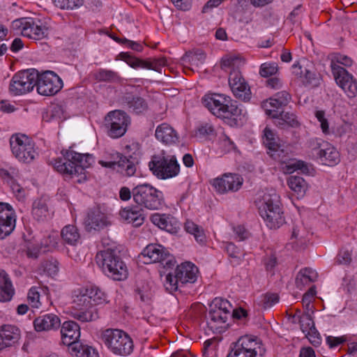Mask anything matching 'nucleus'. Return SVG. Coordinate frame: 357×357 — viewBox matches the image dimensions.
<instances>
[{"mask_svg": "<svg viewBox=\"0 0 357 357\" xmlns=\"http://www.w3.org/2000/svg\"><path fill=\"white\" fill-rule=\"evenodd\" d=\"M91 162L93 157L90 154L67 150L63 154V158L55 160L54 167L58 172L70 178H77L76 181L82 183L86 179L85 169Z\"/></svg>", "mask_w": 357, "mask_h": 357, "instance_id": "f257e3e1", "label": "nucleus"}, {"mask_svg": "<svg viewBox=\"0 0 357 357\" xmlns=\"http://www.w3.org/2000/svg\"><path fill=\"white\" fill-rule=\"evenodd\" d=\"M203 105L218 118L232 119L235 124L238 120L241 121L246 111L237 102L223 94L213 93L204 96L202 98Z\"/></svg>", "mask_w": 357, "mask_h": 357, "instance_id": "f03ea898", "label": "nucleus"}, {"mask_svg": "<svg viewBox=\"0 0 357 357\" xmlns=\"http://www.w3.org/2000/svg\"><path fill=\"white\" fill-rule=\"evenodd\" d=\"M244 63V60L239 56H226L222 59L221 68H232L229 76V86L236 98L248 102L251 98L250 89L238 70Z\"/></svg>", "mask_w": 357, "mask_h": 357, "instance_id": "7ed1b4c3", "label": "nucleus"}, {"mask_svg": "<svg viewBox=\"0 0 357 357\" xmlns=\"http://www.w3.org/2000/svg\"><path fill=\"white\" fill-rule=\"evenodd\" d=\"M96 261L103 273L114 280L127 278L128 271L118 251L112 249L100 251L96 256Z\"/></svg>", "mask_w": 357, "mask_h": 357, "instance_id": "20e7f679", "label": "nucleus"}, {"mask_svg": "<svg viewBox=\"0 0 357 357\" xmlns=\"http://www.w3.org/2000/svg\"><path fill=\"white\" fill-rule=\"evenodd\" d=\"M259 212L270 229H278L284 222L280 197L275 191L264 195L259 206Z\"/></svg>", "mask_w": 357, "mask_h": 357, "instance_id": "39448f33", "label": "nucleus"}, {"mask_svg": "<svg viewBox=\"0 0 357 357\" xmlns=\"http://www.w3.org/2000/svg\"><path fill=\"white\" fill-rule=\"evenodd\" d=\"M132 197L138 206L149 210H160L165 205L163 193L149 183L133 188Z\"/></svg>", "mask_w": 357, "mask_h": 357, "instance_id": "423d86ee", "label": "nucleus"}, {"mask_svg": "<svg viewBox=\"0 0 357 357\" xmlns=\"http://www.w3.org/2000/svg\"><path fill=\"white\" fill-rule=\"evenodd\" d=\"M149 167L152 174L159 179L171 178L180 172V165L176 156L164 151L151 157Z\"/></svg>", "mask_w": 357, "mask_h": 357, "instance_id": "0eeeda50", "label": "nucleus"}, {"mask_svg": "<svg viewBox=\"0 0 357 357\" xmlns=\"http://www.w3.org/2000/svg\"><path fill=\"white\" fill-rule=\"evenodd\" d=\"M197 267L191 262L182 263L176 266L174 273L167 274L164 286L170 293L177 291L188 283H194L197 280Z\"/></svg>", "mask_w": 357, "mask_h": 357, "instance_id": "6e6552de", "label": "nucleus"}, {"mask_svg": "<svg viewBox=\"0 0 357 357\" xmlns=\"http://www.w3.org/2000/svg\"><path fill=\"white\" fill-rule=\"evenodd\" d=\"M101 340L114 354L128 356L133 350V342L130 336L121 330L108 328L102 331Z\"/></svg>", "mask_w": 357, "mask_h": 357, "instance_id": "1a4fd4ad", "label": "nucleus"}, {"mask_svg": "<svg viewBox=\"0 0 357 357\" xmlns=\"http://www.w3.org/2000/svg\"><path fill=\"white\" fill-rule=\"evenodd\" d=\"M84 290L79 289L73 292V307L77 310L73 313V317L82 322L93 321L99 317L98 309L91 305L90 297Z\"/></svg>", "mask_w": 357, "mask_h": 357, "instance_id": "9d476101", "label": "nucleus"}, {"mask_svg": "<svg viewBox=\"0 0 357 357\" xmlns=\"http://www.w3.org/2000/svg\"><path fill=\"white\" fill-rule=\"evenodd\" d=\"M266 349L256 337L244 335L235 343L227 357H264Z\"/></svg>", "mask_w": 357, "mask_h": 357, "instance_id": "9b49d317", "label": "nucleus"}, {"mask_svg": "<svg viewBox=\"0 0 357 357\" xmlns=\"http://www.w3.org/2000/svg\"><path fill=\"white\" fill-rule=\"evenodd\" d=\"M38 78V70L26 69L17 73L12 78L9 89L12 94L20 96L33 90Z\"/></svg>", "mask_w": 357, "mask_h": 357, "instance_id": "f8f14e48", "label": "nucleus"}, {"mask_svg": "<svg viewBox=\"0 0 357 357\" xmlns=\"http://www.w3.org/2000/svg\"><path fill=\"white\" fill-rule=\"evenodd\" d=\"M10 145L13 155L20 162L29 163L36 155L29 138L22 134L13 135L10 139Z\"/></svg>", "mask_w": 357, "mask_h": 357, "instance_id": "ddd939ff", "label": "nucleus"}, {"mask_svg": "<svg viewBox=\"0 0 357 357\" xmlns=\"http://www.w3.org/2000/svg\"><path fill=\"white\" fill-rule=\"evenodd\" d=\"M35 86L39 94L50 96L57 93L63 87L62 79L53 71L47 70L40 73Z\"/></svg>", "mask_w": 357, "mask_h": 357, "instance_id": "4468645a", "label": "nucleus"}, {"mask_svg": "<svg viewBox=\"0 0 357 357\" xmlns=\"http://www.w3.org/2000/svg\"><path fill=\"white\" fill-rule=\"evenodd\" d=\"M130 122V116L124 111L114 110L109 112L105 117V126L108 129L109 136L112 138L122 137Z\"/></svg>", "mask_w": 357, "mask_h": 357, "instance_id": "2eb2a0df", "label": "nucleus"}, {"mask_svg": "<svg viewBox=\"0 0 357 357\" xmlns=\"http://www.w3.org/2000/svg\"><path fill=\"white\" fill-rule=\"evenodd\" d=\"M113 161L100 160L101 166L111 168L124 176H134L137 170V164L132 156L129 158L116 152L112 155Z\"/></svg>", "mask_w": 357, "mask_h": 357, "instance_id": "dca6fc26", "label": "nucleus"}, {"mask_svg": "<svg viewBox=\"0 0 357 357\" xmlns=\"http://www.w3.org/2000/svg\"><path fill=\"white\" fill-rule=\"evenodd\" d=\"M142 255L148 259V261H145L146 264L158 262L164 268H172L176 263L174 257L161 245H148L144 249Z\"/></svg>", "mask_w": 357, "mask_h": 357, "instance_id": "f3484780", "label": "nucleus"}, {"mask_svg": "<svg viewBox=\"0 0 357 357\" xmlns=\"http://www.w3.org/2000/svg\"><path fill=\"white\" fill-rule=\"evenodd\" d=\"M331 68L336 83L349 98H354L357 94V82L352 75L344 68L333 63H331Z\"/></svg>", "mask_w": 357, "mask_h": 357, "instance_id": "a211bd4d", "label": "nucleus"}, {"mask_svg": "<svg viewBox=\"0 0 357 357\" xmlns=\"http://www.w3.org/2000/svg\"><path fill=\"white\" fill-rule=\"evenodd\" d=\"M111 225L109 216L99 206L90 208L84 220L85 229L88 231H100Z\"/></svg>", "mask_w": 357, "mask_h": 357, "instance_id": "6ab92c4d", "label": "nucleus"}, {"mask_svg": "<svg viewBox=\"0 0 357 357\" xmlns=\"http://www.w3.org/2000/svg\"><path fill=\"white\" fill-rule=\"evenodd\" d=\"M119 56L121 59L126 62L131 68H146L161 73L162 67L167 64V60L165 57L143 60L136 58L128 52H121Z\"/></svg>", "mask_w": 357, "mask_h": 357, "instance_id": "aec40b11", "label": "nucleus"}, {"mask_svg": "<svg viewBox=\"0 0 357 357\" xmlns=\"http://www.w3.org/2000/svg\"><path fill=\"white\" fill-rule=\"evenodd\" d=\"M15 227V215L12 206L0 202V238L9 236Z\"/></svg>", "mask_w": 357, "mask_h": 357, "instance_id": "412c9836", "label": "nucleus"}, {"mask_svg": "<svg viewBox=\"0 0 357 357\" xmlns=\"http://www.w3.org/2000/svg\"><path fill=\"white\" fill-rule=\"evenodd\" d=\"M13 26L22 27V36L33 40H41L48 33V29L45 26L38 25L33 20H17L13 22Z\"/></svg>", "mask_w": 357, "mask_h": 357, "instance_id": "4be33fe9", "label": "nucleus"}, {"mask_svg": "<svg viewBox=\"0 0 357 357\" xmlns=\"http://www.w3.org/2000/svg\"><path fill=\"white\" fill-rule=\"evenodd\" d=\"M243 178L238 174H225L221 178L214 179L213 185L219 193L224 194L229 191L238 190L243 185Z\"/></svg>", "mask_w": 357, "mask_h": 357, "instance_id": "5701e85b", "label": "nucleus"}, {"mask_svg": "<svg viewBox=\"0 0 357 357\" xmlns=\"http://www.w3.org/2000/svg\"><path fill=\"white\" fill-rule=\"evenodd\" d=\"M21 337V331L15 325L3 324L0 326V352L15 346Z\"/></svg>", "mask_w": 357, "mask_h": 357, "instance_id": "b1692460", "label": "nucleus"}, {"mask_svg": "<svg viewBox=\"0 0 357 357\" xmlns=\"http://www.w3.org/2000/svg\"><path fill=\"white\" fill-rule=\"evenodd\" d=\"M266 111L267 114L274 119L275 125L281 129L298 128L300 126L294 113L275 109H266Z\"/></svg>", "mask_w": 357, "mask_h": 357, "instance_id": "393cba45", "label": "nucleus"}, {"mask_svg": "<svg viewBox=\"0 0 357 357\" xmlns=\"http://www.w3.org/2000/svg\"><path fill=\"white\" fill-rule=\"evenodd\" d=\"M121 102L128 112L135 114H143L148 109L146 100L132 93H125L121 98Z\"/></svg>", "mask_w": 357, "mask_h": 357, "instance_id": "a878e982", "label": "nucleus"}, {"mask_svg": "<svg viewBox=\"0 0 357 357\" xmlns=\"http://www.w3.org/2000/svg\"><path fill=\"white\" fill-rule=\"evenodd\" d=\"M61 335L62 343L68 347L70 351L73 344L79 343L77 340L80 337V327L74 321H64L61 326Z\"/></svg>", "mask_w": 357, "mask_h": 357, "instance_id": "bb28decb", "label": "nucleus"}, {"mask_svg": "<svg viewBox=\"0 0 357 357\" xmlns=\"http://www.w3.org/2000/svg\"><path fill=\"white\" fill-rule=\"evenodd\" d=\"M313 151L321 161L326 165L333 166L340 161L339 153L337 150L324 142L321 144L317 143V146L313 148Z\"/></svg>", "mask_w": 357, "mask_h": 357, "instance_id": "cd10ccee", "label": "nucleus"}, {"mask_svg": "<svg viewBox=\"0 0 357 357\" xmlns=\"http://www.w3.org/2000/svg\"><path fill=\"white\" fill-rule=\"evenodd\" d=\"M151 221L160 229L165 230L171 234L177 233L180 228L179 222L175 218L165 213L153 214L151 216Z\"/></svg>", "mask_w": 357, "mask_h": 357, "instance_id": "c85d7f7f", "label": "nucleus"}, {"mask_svg": "<svg viewBox=\"0 0 357 357\" xmlns=\"http://www.w3.org/2000/svg\"><path fill=\"white\" fill-rule=\"evenodd\" d=\"M60 325V319L54 314H45L38 317L33 321L34 328L38 332L55 330Z\"/></svg>", "mask_w": 357, "mask_h": 357, "instance_id": "c756f323", "label": "nucleus"}, {"mask_svg": "<svg viewBox=\"0 0 357 357\" xmlns=\"http://www.w3.org/2000/svg\"><path fill=\"white\" fill-rule=\"evenodd\" d=\"M119 214L122 219L135 227L141 226L145 218L143 209L138 205L125 207L120 211Z\"/></svg>", "mask_w": 357, "mask_h": 357, "instance_id": "7c9ffc66", "label": "nucleus"}, {"mask_svg": "<svg viewBox=\"0 0 357 357\" xmlns=\"http://www.w3.org/2000/svg\"><path fill=\"white\" fill-rule=\"evenodd\" d=\"M155 137L165 144H173L178 141L176 130L166 123H161L156 128Z\"/></svg>", "mask_w": 357, "mask_h": 357, "instance_id": "2f4dec72", "label": "nucleus"}, {"mask_svg": "<svg viewBox=\"0 0 357 357\" xmlns=\"http://www.w3.org/2000/svg\"><path fill=\"white\" fill-rule=\"evenodd\" d=\"M48 248V245L43 242L38 243L33 241L25 240L22 247V251L26 255L27 258L36 260L42 253L49 251Z\"/></svg>", "mask_w": 357, "mask_h": 357, "instance_id": "473e14b6", "label": "nucleus"}, {"mask_svg": "<svg viewBox=\"0 0 357 357\" xmlns=\"http://www.w3.org/2000/svg\"><path fill=\"white\" fill-rule=\"evenodd\" d=\"M291 319L292 323L298 322L300 324L301 329L304 333H307V335H310L317 333L314 321L308 312L301 313L300 310H297L295 314L292 316Z\"/></svg>", "mask_w": 357, "mask_h": 357, "instance_id": "72a5a7b5", "label": "nucleus"}, {"mask_svg": "<svg viewBox=\"0 0 357 357\" xmlns=\"http://www.w3.org/2000/svg\"><path fill=\"white\" fill-rule=\"evenodd\" d=\"M15 289L12 282L4 270H0V302H7L12 299Z\"/></svg>", "mask_w": 357, "mask_h": 357, "instance_id": "f704fd0d", "label": "nucleus"}, {"mask_svg": "<svg viewBox=\"0 0 357 357\" xmlns=\"http://www.w3.org/2000/svg\"><path fill=\"white\" fill-rule=\"evenodd\" d=\"M264 143L265 146L273 152L281 151L283 152V149H281L280 139L276 133L270 128L266 126L264 130Z\"/></svg>", "mask_w": 357, "mask_h": 357, "instance_id": "c9c22d12", "label": "nucleus"}, {"mask_svg": "<svg viewBox=\"0 0 357 357\" xmlns=\"http://www.w3.org/2000/svg\"><path fill=\"white\" fill-rule=\"evenodd\" d=\"M317 273L310 268L301 269L296 278V285L298 289H302L305 285L314 282L317 280Z\"/></svg>", "mask_w": 357, "mask_h": 357, "instance_id": "e433bc0d", "label": "nucleus"}, {"mask_svg": "<svg viewBox=\"0 0 357 357\" xmlns=\"http://www.w3.org/2000/svg\"><path fill=\"white\" fill-rule=\"evenodd\" d=\"M287 184L289 188L297 195L298 198L303 197L307 189L306 181L299 176H290L287 180Z\"/></svg>", "mask_w": 357, "mask_h": 357, "instance_id": "4c0bfd02", "label": "nucleus"}, {"mask_svg": "<svg viewBox=\"0 0 357 357\" xmlns=\"http://www.w3.org/2000/svg\"><path fill=\"white\" fill-rule=\"evenodd\" d=\"M48 214L46 199L41 197L36 199L32 204V215L38 221H43Z\"/></svg>", "mask_w": 357, "mask_h": 357, "instance_id": "58836bf2", "label": "nucleus"}, {"mask_svg": "<svg viewBox=\"0 0 357 357\" xmlns=\"http://www.w3.org/2000/svg\"><path fill=\"white\" fill-rule=\"evenodd\" d=\"M185 230L194 236L196 241L201 244L204 245L206 240V236L204 231V229L202 227L196 225L191 220H188L184 225Z\"/></svg>", "mask_w": 357, "mask_h": 357, "instance_id": "ea45409f", "label": "nucleus"}, {"mask_svg": "<svg viewBox=\"0 0 357 357\" xmlns=\"http://www.w3.org/2000/svg\"><path fill=\"white\" fill-rule=\"evenodd\" d=\"M61 235L63 241L71 245H76L80 238L77 228L72 225L65 226L61 230Z\"/></svg>", "mask_w": 357, "mask_h": 357, "instance_id": "a19ab883", "label": "nucleus"}, {"mask_svg": "<svg viewBox=\"0 0 357 357\" xmlns=\"http://www.w3.org/2000/svg\"><path fill=\"white\" fill-rule=\"evenodd\" d=\"M69 353L76 357H98V352L95 349L80 342L73 344Z\"/></svg>", "mask_w": 357, "mask_h": 357, "instance_id": "79ce46f5", "label": "nucleus"}, {"mask_svg": "<svg viewBox=\"0 0 357 357\" xmlns=\"http://www.w3.org/2000/svg\"><path fill=\"white\" fill-rule=\"evenodd\" d=\"M206 59V54L202 50H196L185 53L181 58L183 62L188 63L192 66H198L203 64Z\"/></svg>", "mask_w": 357, "mask_h": 357, "instance_id": "37998d69", "label": "nucleus"}, {"mask_svg": "<svg viewBox=\"0 0 357 357\" xmlns=\"http://www.w3.org/2000/svg\"><path fill=\"white\" fill-rule=\"evenodd\" d=\"M93 77L98 82H116L120 79L116 72L106 69H98L93 73Z\"/></svg>", "mask_w": 357, "mask_h": 357, "instance_id": "c03bdc74", "label": "nucleus"}, {"mask_svg": "<svg viewBox=\"0 0 357 357\" xmlns=\"http://www.w3.org/2000/svg\"><path fill=\"white\" fill-rule=\"evenodd\" d=\"M84 291L86 292L88 296L90 297L91 305L96 307V305L106 301L107 296L105 294L97 287L85 288Z\"/></svg>", "mask_w": 357, "mask_h": 357, "instance_id": "a18cd8bd", "label": "nucleus"}, {"mask_svg": "<svg viewBox=\"0 0 357 357\" xmlns=\"http://www.w3.org/2000/svg\"><path fill=\"white\" fill-rule=\"evenodd\" d=\"M225 250L227 252L230 257V261L234 265L239 264L243 252L233 243H227L225 245Z\"/></svg>", "mask_w": 357, "mask_h": 357, "instance_id": "49530a36", "label": "nucleus"}, {"mask_svg": "<svg viewBox=\"0 0 357 357\" xmlns=\"http://www.w3.org/2000/svg\"><path fill=\"white\" fill-rule=\"evenodd\" d=\"M54 6L62 10H73L81 7L84 0H52Z\"/></svg>", "mask_w": 357, "mask_h": 357, "instance_id": "de8ad7c7", "label": "nucleus"}, {"mask_svg": "<svg viewBox=\"0 0 357 357\" xmlns=\"http://www.w3.org/2000/svg\"><path fill=\"white\" fill-rule=\"evenodd\" d=\"M279 301V296L277 294L266 293L260 296L259 305L264 309L271 307Z\"/></svg>", "mask_w": 357, "mask_h": 357, "instance_id": "09e8293b", "label": "nucleus"}, {"mask_svg": "<svg viewBox=\"0 0 357 357\" xmlns=\"http://www.w3.org/2000/svg\"><path fill=\"white\" fill-rule=\"evenodd\" d=\"M58 261L54 260H45L40 264V270L49 276L55 275L58 271Z\"/></svg>", "mask_w": 357, "mask_h": 357, "instance_id": "8fccbe9b", "label": "nucleus"}, {"mask_svg": "<svg viewBox=\"0 0 357 357\" xmlns=\"http://www.w3.org/2000/svg\"><path fill=\"white\" fill-rule=\"evenodd\" d=\"M319 82L320 78L314 72L308 68H305V74L303 79H302V83L305 86L315 87L319 84Z\"/></svg>", "mask_w": 357, "mask_h": 357, "instance_id": "3c124183", "label": "nucleus"}, {"mask_svg": "<svg viewBox=\"0 0 357 357\" xmlns=\"http://www.w3.org/2000/svg\"><path fill=\"white\" fill-rule=\"evenodd\" d=\"M209 307H212L215 310H220V312H227V314L229 316L231 310V305L227 300L222 298H215L212 301Z\"/></svg>", "mask_w": 357, "mask_h": 357, "instance_id": "603ef678", "label": "nucleus"}, {"mask_svg": "<svg viewBox=\"0 0 357 357\" xmlns=\"http://www.w3.org/2000/svg\"><path fill=\"white\" fill-rule=\"evenodd\" d=\"M229 316L227 312H220V310H215L209 307L208 319L213 323L225 324Z\"/></svg>", "mask_w": 357, "mask_h": 357, "instance_id": "864d4df0", "label": "nucleus"}, {"mask_svg": "<svg viewBox=\"0 0 357 357\" xmlns=\"http://www.w3.org/2000/svg\"><path fill=\"white\" fill-rule=\"evenodd\" d=\"M278 70V64L275 63H264L260 66L259 73L264 77L274 75Z\"/></svg>", "mask_w": 357, "mask_h": 357, "instance_id": "5fc2aeb1", "label": "nucleus"}, {"mask_svg": "<svg viewBox=\"0 0 357 357\" xmlns=\"http://www.w3.org/2000/svg\"><path fill=\"white\" fill-rule=\"evenodd\" d=\"M266 271H273L278 264V259L274 253L266 254L263 259Z\"/></svg>", "mask_w": 357, "mask_h": 357, "instance_id": "6e6d98bb", "label": "nucleus"}, {"mask_svg": "<svg viewBox=\"0 0 357 357\" xmlns=\"http://www.w3.org/2000/svg\"><path fill=\"white\" fill-rule=\"evenodd\" d=\"M288 170L294 172L300 170L302 173L308 174L310 173V169L307 163L302 160H297L294 162L289 166H288Z\"/></svg>", "mask_w": 357, "mask_h": 357, "instance_id": "4d7b16f0", "label": "nucleus"}, {"mask_svg": "<svg viewBox=\"0 0 357 357\" xmlns=\"http://www.w3.org/2000/svg\"><path fill=\"white\" fill-rule=\"evenodd\" d=\"M213 126L208 123H203L197 129V133L200 136H209L214 134Z\"/></svg>", "mask_w": 357, "mask_h": 357, "instance_id": "13d9d810", "label": "nucleus"}, {"mask_svg": "<svg viewBox=\"0 0 357 357\" xmlns=\"http://www.w3.org/2000/svg\"><path fill=\"white\" fill-rule=\"evenodd\" d=\"M27 298L33 307H38L40 294L36 288L32 287L29 289Z\"/></svg>", "mask_w": 357, "mask_h": 357, "instance_id": "bf43d9fd", "label": "nucleus"}, {"mask_svg": "<svg viewBox=\"0 0 357 357\" xmlns=\"http://www.w3.org/2000/svg\"><path fill=\"white\" fill-rule=\"evenodd\" d=\"M234 231L236 235V238H238V241H244L249 238L250 233L247 231L244 227L238 225L234 228Z\"/></svg>", "mask_w": 357, "mask_h": 357, "instance_id": "052dcab7", "label": "nucleus"}, {"mask_svg": "<svg viewBox=\"0 0 357 357\" xmlns=\"http://www.w3.org/2000/svg\"><path fill=\"white\" fill-rule=\"evenodd\" d=\"M303 7L301 5L297 6L294 9L289 13L287 20H289L292 24H295L298 22V16L303 13Z\"/></svg>", "mask_w": 357, "mask_h": 357, "instance_id": "680f3d73", "label": "nucleus"}, {"mask_svg": "<svg viewBox=\"0 0 357 357\" xmlns=\"http://www.w3.org/2000/svg\"><path fill=\"white\" fill-rule=\"evenodd\" d=\"M351 260L349 251H341L337 255V261L340 264H349Z\"/></svg>", "mask_w": 357, "mask_h": 357, "instance_id": "e2e57ef3", "label": "nucleus"}, {"mask_svg": "<svg viewBox=\"0 0 357 357\" xmlns=\"http://www.w3.org/2000/svg\"><path fill=\"white\" fill-rule=\"evenodd\" d=\"M305 68H307L303 65H301L299 62L294 63L292 66L293 74L296 77H300L303 79L304 74H305Z\"/></svg>", "mask_w": 357, "mask_h": 357, "instance_id": "0e129e2a", "label": "nucleus"}, {"mask_svg": "<svg viewBox=\"0 0 357 357\" xmlns=\"http://www.w3.org/2000/svg\"><path fill=\"white\" fill-rule=\"evenodd\" d=\"M275 97L280 100V102L282 103V105H288L291 100L290 94L285 91L277 93L275 95Z\"/></svg>", "mask_w": 357, "mask_h": 357, "instance_id": "69168bd1", "label": "nucleus"}, {"mask_svg": "<svg viewBox=\"0 0 357 357\" xmlns=\"http://www.w3.org/2000/svg\"><path fill=\"white\" fill-rule=\"evenodd\" d=\"M174 5L178 9L182 10H188L190 8L189 0H171Z\"/></svg>", "mask_w": 357, "mask_h": 357, "instance_id": "338daca9", "label": "nucleus"}, {"mask_svg": "<svg viewBox=\"0 0 357 357\" xmlns=\"http://www.w3.org/2000/svg\"><path fill=\"white\" fill-rule=\"evenodd\" d=\"M132 196V190H130L128 187H122L119 191V197L123 201L129 200Z\"/></svg>", "mask_w": 357, "mask_h": 357, "instance_id": "774afa93", "label": "nucleus"}]
</instances>
